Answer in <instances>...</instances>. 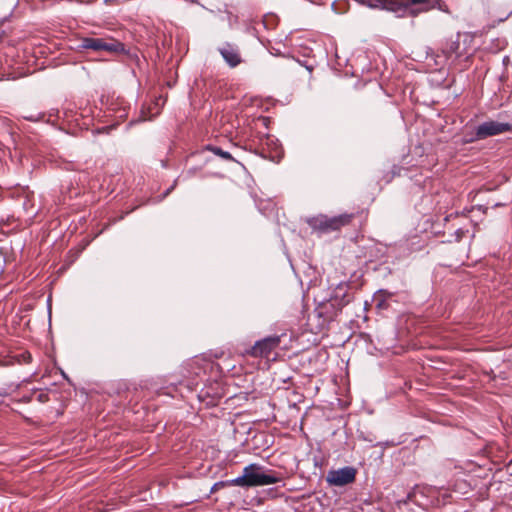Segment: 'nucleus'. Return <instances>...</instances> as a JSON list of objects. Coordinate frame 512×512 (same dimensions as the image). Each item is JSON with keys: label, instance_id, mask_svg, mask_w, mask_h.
<instances>
[{"label": "nucleus", "instance_id": "1", "mask_svg": "<svg viewBox=\"0 0 512 512\" xmlns=\"http://www.w3.org/2000/svg\"><path fill=\"white\" fill-rule=\"evenodd\" d=\"M279 479L266 473L260 466L250 465L244 469L243 475L232 480L231 483L239 486H264L276 483Z\"/></svg>", "mask_w": 512, "mask_h": 512}, {"label": "nucleus", "instance_id": "2", "mask_svg": "<svg viewBox=\"0 0 512 512\" xmlns=\"http://www.w3.org/2000/svg\"><path fill=\"white\" fill-rule=\"evenodd\" d=\"M122 44L117 41L107 42L102 38L85 37L81 39L78 50L118 52L122 50Z\"/></svg>", "mask_w": 512, "mask_h": 512}, {"label": "nucleus", "instance_id": "3", "mask_svg": "<svg viewBox=\"0 0 512 512\" xmlns=\"http://www.w3.org/2000/svg\"><path fill=\"white\" fill-rule=\"evenodd\" d=\"M348 222L347 216L328 217L326 215H318L309 219L312 228L318 230H335Z\"/></svg>", "mask_w": 512, "mask_h": 512}, {"label": "nucleus", "instance_id": "4", "mask_svg": "<svg viewBox=\"0 0 512 512\" xmlns=\"http://www.w3.org/2000/svg\"><path fill=\"white\" fill-rule=\"evenodd\" d=\"M355 474V469L351 467L332 470L327 475V481L335 486H343L353 482Z\"/></svg>", "mask_w": 512, "mask_h": 512}, {"label": "nucleus", "instance_id": "5", "mask_svg": "<svg viewBox=\"0 0 512 512\" xmlns=\"http://www.w3.org/2000/svg\"><path fill=\"white\" fill-rule=\"evenodd\" d=\"M367 5L371 8H380L396 13L398 16H405L408 5L396 0H367Z\"/></svg>", "mask_w": 512, "mask_h": 512}, {"label": "nucleus", "instance_id": "6", "mask_svg": "<svg viewBox=\"0 0 512 512\" xmlns=\"http://www.w3.org/2000/svg\"><path fill=\"white\" fill-rule=\"evenodd\" d=\"M279 339L276 337H269L258 341L251 349V355L254 357L269 358L274 349L278 346Z\"/></svg>", "mask_w": 512, "mask_h": 512}, {"label": "nucleus", "instance_id": "7", "mask_svg": "<svg viewBox=\"0 0 512 512\" xmlns=\"http://www.w3.org/2000/svg\"><path fill=\"white\" fill-rule=\"evenodd\" d=\"M508 125L503 123H498L494 121L486 122L480 125L477 129V135L481 138L492 136L499 134L505 130H507Z\"/></svg>", "mask_w": 512, "mask_h": 512}, {"label": "nucleus", "instance_id": "8", "mask_svg": "<svg viewBox=\"0 0 512 512\" xmlns=\"http://www.w3.org/2000/svg\"><path fill=\"white\" fill-rule=\"evenodd\" d=\"M165 99L162 96H159L153 105L149 106L147 110L145 108L141 111V119L142 120H151L157 115H159L161 107L164 105Z\"/></svg>", "mask_w": 512, "mask_h": 512}, {"label": "nucleus", "instance_id": "9", "mask_svg": "<svg viewBox=\"0 0 512 512\" xmlns=\"http://www.w3.org/2000/svg\"><path fill=\"white\" fill-rule=\"evenodd\" d=\"M268 157L271 161L279 162L283 156V149L275 139H267Z\"/></svg>", "mask_w": 512, "mask_h": 512}, {"label": "nucleus", "instance_id": "10", "mask_svg": "<svg viewBox=\"0 0 512 512\" xmlns=\"http://www.w3.org/2000/svg\"><path fill=\"white\" fill-rule=\"evenodd\" d=\"M240 62L241 58L236 51L226 49V63L230 67H236Z\"/></svg>", "mask_w": 512, "mask_h": 512}, {"label": "nucleus", "instance_id": "11", "mask_svg": "<svg viewBox=\"0 0 512 512\" xmlns=\"http://www.w3.org/2000/svg\"><path fill=\"white\" fill-rule=\"evenodd\" d=\"M430 0H410L409 2H404V4L408 5V9L406 10V15H416L419 13V10L413 9L414 5L427 4Z\"/></svg>", "mask_w": 512, "mask_h": 512}, {"label": "nucleus", "instance_id": "12", "mask_svg": "<svg viewBox=\"0 0 512 512\" xmlns=\"http://www.w3.org/2000/svg\"><path fill=\"white\" fill-rule=\"evenodd\" d=\"M43 117H44V114H42V113L30 114V115L23 116V118L25 120H28V121H31V122L41 121L43 119Z\"/></svg>", "mask_w": 512, "mask_h": 512}, {"label": "nucleus", "instance_id": "13", "mask_svg": "<svg viewBox=\"0 0 512 512\" xmlns=\"http://www.w3.org/2000/svg\"><path fill=\"white\" fill-rule=\"evenodd\" d=\"M204 150L212 151L215 155L224 158V151L220 147H213L211 145H207Z\"/></svg>", "mask_w": 512, "mask_h": 512}, {"label": "nucleus", "instance_id": "14", "mask_svg": "<svg viewBox=\"0 0 512 512\" xmlns=\"http://www.w3.org/2000/svg\"><path fill=\"white\" fill-rule=\"evenodd\" d=\"M224 483L222 481H219L217 483L214 484L213 488L212 489H218L220 486H222Z\"/></svg>", "mask_w": 512, "mask_h": 512}, {"label": "nucleus", "instance_id": "15", "mask_svg": "<svg viewBox=\"0 0 512 512\" xmlns=\"http://www.w3.org/2000/svg\"><path fill=\"white\" fill-rule=\"evenodd\" d=\"M50 301H51V299H50V297H49V298H48V300H47L49 315H51V305H50Z\"/></svg>", "mask_w": 512, "mask_h": 512}, {"label": "nucleus", "instance_id": "16", "mask_svg": "<svg viewBox=\"0 0 512 512\" xmlns=\"http://www.w3.org/2000/svg\"><path fill=\"white\" fill-rule=\"evenodd\" d=\"M173 188H174V185H172L169 189H167V191L165 193V196L168 195Z\"/></svg>", "mask_w": 512, "mask_h": 512}, {"label": "nucleus", "instance_id": "17", "mask_svg": "<svg viewBox=\"0 0 512 512\" xmlns=\"http://www.w3.org/2000/svg\"><path fill=\"white\" fill-rule=\"evenodd\" d=\"M219 52L224 57V48H219Z\"/></svg>", "mask_w": 512, "mask_h": 512}, {"label": "nucleus", "instance_id": "18", "mask_svg": "<svg viewBox=\"0 0 512 512\" xmlns=\"http://www.w3.org/2000/svg\"><path fill=\"white\" fill-rule=\"evenodd\" d=\"M226 160L230 158V155L226 152L225 154Z\"/></svg>", "mask_w": 512, "mask_h": 512}]
</instances>
